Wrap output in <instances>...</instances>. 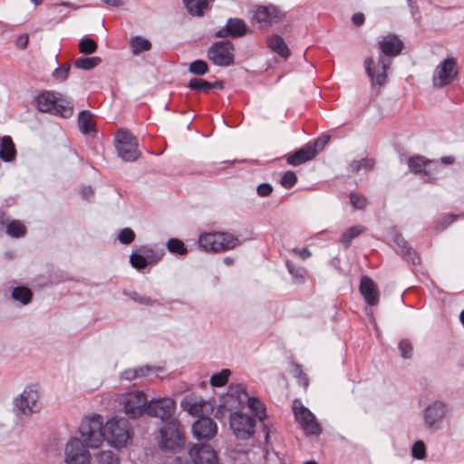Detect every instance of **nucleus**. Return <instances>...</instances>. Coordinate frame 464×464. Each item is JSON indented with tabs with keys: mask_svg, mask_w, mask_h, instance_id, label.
Returning a JSON list of instances; mask_svg holds the SVG:
<instances>
[{
	"mask_svg": "<svg viewBox=\"0 0 464 464\" xmlns=\"http://www.w3.org/2000/svg\"><path fill=\"white\" fill-rule=\"evenodd\" d=\"M70 68L71 66L69 63L59 66L53 71V77L58 82H65L68 78Z\"/></svg>",
	"mask_w": 464,
	"mask_h": 464,
	"instance_id": "3c124183",
	"label": "nucleus"
},
{
	"mask_svg": "<svg viewBox=\"0 0 464 464\" xmlns=\"http://www.w3.org/2000/svg\"><path fill=\"white\" fill-rule=\"evenodd\" d=\"M292 252L298 255L303 260H305L312 255L310 250L307 247H303V248L295 247L292 249Z\"/></svg>",
	"mask_w": 464,
	"mask_h": 464,
	"instance_id": "13d9d810",
	"label": "nucleus"
},
{
	"mask_svg": "<svg viewBox=\"0 0 464 464\" xmlns=\"http://www.w3.org/2000/svg\"><path fill=\"white\" fill-rule=\"evenodd\" d=\"M273 192V187L269 183H262L256 188V193L260 197H268Z\"/></svg>",
	"mask_w": 464,
	"mask_h": 464,
	"instance_id": "4d7b16f0",
	"label": "nucleus"
},
{
	"mask_svg": "<svg viewBox=\"0 0 464 464\" xmlns=\"http://www.w3.org/2000/svg\"><path fill=\"white\" fill-rule=\"evenodd\" d=\"M175 410V401L169 397L151 399L147 405V414L160 418L163 423L174 420Z\"/></svg>",
	"mask_w": 464,
	"mask_h": 464,
	"instance_id": "ddd939ff",
	"label": "nucleus"
},
{
	"mask_svg": "<svg viewBox=\"0 0 464 464\" xmlns=\"http://www.w3.org/2000/svg\"><path fill=\"white\" fill-rule=\"evenodd\" d=\"M217 424L209 417L198 418L192 426V432L198 440H210L217 433Z\"/></svg>",
	"mask_w": 464,
	"mask_h": 464,
	"instance_id": "412c9836",
	"label": "nucleus"
},
{
	"mask_svg": "<svg viewBox=\"0 0 464 464\" xmlns=\"http://www.w3.org/2000/svg\"><path fill=\"white\" fill-rule=\"evenodd\" d=\"M160 367L144 365L137 368L127 369L121 373V378L127 381H133L137 378L147 376L150 372L160 371Z\"/></svg>",
	"mask_w": 464,
	"mask_h": 464,
	"instance_id": "bb28decb",
	"label": "nucleus"
},
{
	"mask_svg": "<svg viewBox=\"0 0 464 464\" xmlns=\"http://www.w3.org/2000/svg\"><path fill=\"white\" fill-rule=\"evenodd\" d=\"M130 263L132 266V267L136 268L137 270H142L147 266H150L149 262L145 259V257L141 255L139 249L137 250V252H133L130 256Z\"/></svg>",
	"mask_w": 464,
	"mask_h": 464,
	"instance_id": "37998d69",
	"label": "nucleus"
},
{
	"mask_svg": "<svg viewBox=\"0 0 464 464\" xmlns=\"http://www.w3.org/2000/svg\"><path fill=\"white\" fill-rule=\"evenodd\" d=\"M297 182V177L294 171L288 170L285 171L280 180V184L285 188H293Z\"/></svg>",
	"mask_w": 464,
	"mask_h": 464,
	"instance_id": "09e8293b",
	"label": "nucleus"
},
{
	"mask_svg": "<svg viewBox=\"0 0 464 464\" xmlns=\"http://www.w3.org/2000/svg\"><path fill=\"white\" fill-rule=\"evenodd\" d=\"M5 233L12 237H22L26 234V227L20 220H10Z\"/></svg>",
	"mask_w": 464,
	"mask_h": 464,
	"instance_id": "72a5a7b5",
	"label": "nucleus"
},
{
	"mask_svg": "<svg viewBox=\"0 0 464 464\" xmlns=\"http://www.w3.org/2000/svg\"><path fill=\"white\" fill-rule=\"evenodd\" d=\"M188 70L193 74L204 75L208 71V65L203 60H196L189 64Z\"/></svg>",
	"mask_w": 464,
	"mask_h": 464,
	"instance_id": "a18cd8bd",
	"label": "nucleus"
},
{
	"mask_svg": "<svg viewBox=\"0 0 464 464\" xmlns=\"http://www.w3.org/2000/svg\"><path fill=\"white\" fill-rule=\"evenodd\" d=\"M234 44L229 40H222L211 44L207 56L215 65L227 67L234 63Z\"/></svg>",
	"mask_w": 464,
	"mask_h": 464,
	"instance_id": "0eeeda50",
	"label": "nucleus"
},
{
	"mask_svg": "<svg viewBox=\"0 0 464 464\" xmlns=\"http://www.w3.org/2000/svg\"><path fill=\"white\" fill-rule=\"evenodd\" d=\"M17 411L24 415H31L41 410L39 393L32 387H26L24 392L14 399Z\"/></svg>",
	"mask_w": 464,
	"mask_h": 464,
	"instance_id": "2eb2a0df",
	"label": "nucleus"
},
{
	"mask_svg": "<svg viewBox=\"0 0 464 464\" xmlns=\"http://www.w3.org/2000/svg\"><path fill=\"white\" fill-rule=\"evenodd\" d=\"M81 195L84 199H89L93 195V189L92 187H83L81 189Z\"/></svg>",
	"mask_w": 464,
	"mask_h": 464,
	"instance_id": "e2e57ef3",
	"label": "nucleus"
},
{
	"mask_svg": "<svg viewBox=\"0 0 464 464\" xmlns=\"http://www.w3.org/2000/svg\"><path fill=\"white\" fill-rule=\"evenodd\" d=\"M268 47L282 57H288L290 51L284 39L279 35H273L266 40Z\"/></svg>",
	"mask_w": 464,
	"mask_h": 464,
	"instance_id": "c85d7f7f",
	"label": "nucleus"
},
{
	"mask_svg": "<svg viewBox=\"0 0 464 464\" xmlns=\"http://www.w3.org/2000/svg\"><path fill=\"white\" fill-rule=\"evenodd\" d=\"M36 108L41 112H48L64 119L71 118L73 108L71 102L60 92L44 91L35 97Z\"/></svg>",
	"mask_w": 464,
	"mask_h": 464,
	"instance_id": "f03ea898",
	"label": "nucleus"
},
{
	"mask_svg": "<svg viewBox=\"0 0 464 464\" xmlns=\"http://www.w3.org/2000/svg\"><path fill=\"white\" fill-rule=\"evenodd\" d=\"M94 115L87 110L82 111L78 114L77 124L80 131L83 135H92L96 134L95 124L93 121Z\"/></svg>",
	"mask_w": 464,
	"mask_h": 464,
	"instance_id": "b1692460",
	"label": "nucleus"
},
{
	"mask_svg": "<svg viewBox=\"0 0 464 464\" xmlns=\"http://www.w3.org/2000/svg\"><path fill=\"white\" fill-rule=\"evenodd\" d=\"M246 401L247 402L248 407L255 411L256 415L260 420H262L265 417L266 409L264 407V404L258 399L247 396Z\"/></svg>",
	"mask_w": 464,
	"mask_h": 464,
	"instance_id": "c03bdc74",
	"label": "nucleus"
},
{
	"mask_svg": "<svg viewBox=\"0 0 464 464\" xmlns=\"http://www.w3.org/2000/svg\"><path fill=\"white\" fill-rule=\"evenodd\" d=\"M109 6L118 7L122 5V0H101Z\"/></svg>",
	"mask_w": 464,
	"mask_h": 464,
	"instance_id": "338daca9",
	"label": "nucleus"
},
{
	"mask_svg": "<svg viewBox=\"0 0 464 464\" xmlns=\"http://www.w3.org/2000/svg\"><path fill=\"white\" fill-rule=\"evenodd\" d=\"M229 425L237 438L246 440L254 433L256 417L236 411L230 415Z\"/></svg>",
	"mask_w": 464,
	"mask_h": 464,
	"instance_id": "4468645a",
	"label": "nucleus"
},
{
	"mask_svg": "<svg viewBox=\"0 0 464 464\" xmlns=\"http://www.w3.org/2000/svg\"><path fill=\"white\" fill-rule=\"evenodd\" d=\"M359 291L369 305L374 306L379 303L380 293L378 287L369 276H364L361 278Z\"/></svg>",
	"mask_w": 464,
	"mask_h": 464,
	"instance_id": "5701e85b",
	"label": "nucleus"
},
{
	"mask_svg": "<svg viewBox=\"0 0 464 464\" xmlns=\"http://www.w3.org/2000/svg\"><path fill=\"white\" fill-rule=\"evenodd\" d=\"M101 63L102 59L97 56L80 57L74 61V66L78 69L89 71L98 66Z\"/></svg>",
	"mask_w": 464,
	"mask_h": 464,
	"instance_id": "f704fd0d",
	"label": "nucleus"
},
{
	"mask_svg": "<svg viewBox=\"0 0 464 464\" xmlns=\"http://www.w3.org/2000/svg\"><path fill=\"white\" fill-rule=\"evenodd\" d=\"M120 402L123 407V411L130 419H136L142 413H147L149 401L143 392L124 394Z\"/></svg>",
	"mask_w": 464,
	"mask_h": 464,
	"instance_id": "9d476101",
	"label": "nucleus"
},
{
	"mask_svg": "<svg viewBox=\"0 0 464 464\" xmlns=\"http://www.w3.org/2000/svg\"><path fill=\"white\" fill-rule=\"evenodd\" d=\"M392 62L390 59H385L379 56L378 61L375 62L372 57H367L364 60V67L367 75L371 79L372 85L382 86L387 82V70Z\"/></svg>",
	"mask_w": 464,
	"mask_h": 464,
	"instance_id": "f8f14e48",
	"label": "nucleus"
},
{
	"mask_svg": "<svg viewBox=\"0 0 464 464\" xmlns=\"http://www.w3.org/2000/svg\"><path fill=\"white\" fill-rule=\"evenodd\" d=\"M86 443L77 438L71 439L64 450L65 464H90L91 454Z\"/></svg>",
	"mask_w": 464,
	"mask_h": 464,
	"instance_id": "9b49d317",
	"label": "nucleus"
},
{
	"mask_svg": "<svg viewBox=\"0 0 464 464\" xmlns=\"http://www.w3.org/2000/svg\"><path fill=\"white\" fill-rule=\"evenodd\" d=\"M10 219L5 211L0 210V232L5 230Z\"/></svg>",
	"mask_w": 464,
	"mask_h": 464,
	"instance_id": "bf43d9fd",
	"label": "nucleus"
},
{
	"mask_svg": "<svg viewBox=\"0 0 464 464\" xmlns=\"http://www.w3.org/2000/svg\"><path fill=\"white\" fill-rule=\"evenodd\" d=\"M293 411L295 420L300 424L304 433L307 435H319L322 432L320 423L315 416L304 407L301 401L295 400L294 401Z\"/></svg>",
	"mask_w": 464,
	"mask_h": 464,
	"instance_id": "1a4fd4ad",
	"label": "nucleus"
},
{
	"mask_svg": "<svg viewBox=\"0 0 464 464\" xmlns=\"http://www.w3.org/2000/svg\"><path fill=\"white\" fill-rule=\"evenodd\" d=\"M247 32L246 24L240 18H229L225 27L215 33V36L218 38H226L227 36L239 38L244 36Z\"/></svg>",
	"mask_w": 464,
	"mask_h": 464,
	"instance_id": "aec40b11",
	"label": "nucleus"
},
{
	"mask_svg": "<svg viewBox=\"0 0 464 464\" xmlns=\"http://www.w3.org/2000/svg\"><path fill=\"white\" fill-rule=\"evenodd\" d=\"M401 356L404 359H410L413 354V346L410 340L402 339L398 345Z\"/></svg>",
	"mask_w": 464,
	"mask_h": 464,
	"instance_id": "49530a36",
	"label": "nucleus"
},
{
	"mask_svg": "<svg viewBox=\"0 0 464 464\" xmlns=\"http://www.w3.org/2000/svg\"><path fill=\"white\" fill-rule=\"evenodd\" d=\"M294 373L296 378L299 385L303 386L304 389L308 387L309 380L307 375L303 372L300 364L296 362H293Z\"/></svg>",
	"mask_w": 464,
	"mask_h": 464,
	"instance_id": "de8ad7c7",
	"label": "nucleus"
},
{
	"mask_svg": "<svg viewBox=\"0 0 464 464\" xmlns=\"http://www.w3.org/2000/svg\"><path fill=\"white\" fill-rule=\"evenodd\" d=\"M458 74L457 60L454 57H448L437 65L432 77L433 85L438 88L447 86L457 78Z\"/></svg>",
	"mask_w": 464,
	"mask_h": 464,
	"instance_id": "6e6552de",
	"label": "nucleus"
},
{
	"mask_svg": "<svg viewBox=\"0 0 464 464\" xmlns=\"http://www.w3.org/2000/svg\"><path fill=\"white\" fill-rule=\"evenodd\" d=\"M189 456L194 464H217L216 452L209 445L195 444L189 450Z\"/></svg>",
	"mask_w": 464,
	"mask_h": 464,
	"instance_id": "6ab92c4d",
	"label": "nucleus"
},
{
	"mask_svg": "<svg viewBox=\"0 0 464 464\" xmlns=\"http://www.w3.org/2000/svg\"><path fill=\"white\" fill-rule=\"evenodd\" d=\"M12 297L23 304H27L32 300V291L25 286H16L12 291Z\"/></svg>",
	"mask_w": 464,
	"mask_h": 464,
	"instance_id": "4c0bfd02",
	"label": "nucleus"
},
{
	"mask_svg": "<svg viewBox=\"0 0 464 464\" xmlns=\"http://www.w3.org/2000/svg\"><path fill=\"white\" fill-rule=\"evenodd\" d=\"M241 244L239 238L226 232L203 233L198 237L199 247L206 252H224Z\"/></svg>",
	"mask_w": 464,
	"mask_h": 464,
	"instance_id": "7ed1b4c3",
	"label": "nucleus"
},
{
	"mask_svg": "<svg viewBox=\"0 0 464 464\" xmlns=\"http://www.w3.org/2000/svg\"><path fill=\"white\" fill-rule=\"evenodd\" d=\"M118 239L123 245H130L135 239V233L132 229L125 227L120 231Z\"/></svg>",
	"mask_w": 464,
	"mask_h": 464,
	"instance_id": "864d4df0",
	"label": "nucleus"
},
{
	"mask_svg": "<svg viewBox=\"0 0 464 464\" xmlns=\"http://www.w3.org/2000/svg\"><path fill=\"white\" fill-rule=\"evenodd\" d=\"M350 203L355 209H364L367 206V198L357 193H350Z\"/></svg>",
	"mask_w": 464,
	"mask_h": 464,
	"instance_id": "8fccbe9b",
	"label": "nucleus"
},
{
	"mask_svg": "<svg viewBox=\"0 0 464 464\" xmlns=\"http://www.w3.org/2000/svg\"><path fill=\"white\" fill-rule=\"evenodd\" d=\"M16 44L20 48H22V49L25 48L28 44V35H26V34L20 35L16 41Z\"/></svg>",
	"mask_w": 464,
	"mask_h": 464,
	"instance_id": "0e129e2a",
	"label": "nucleus"
},
{
	"mask_svg": "<svg viewBox=\"0 0 464 464\" xmlns=\"http://www.w3.org/2000/svg\"><path fill=\"white\" fill-rule=\"evenodd\" d=\"M137 303L144 305H152L156 303V300L151 299L150 296L140 295L137 299Z\"/></svg>",
	"mask_w": 464,
	"mask_h": 464,
	"instance_id": "680f3d73",
	"label": "nucleus"
},
{
	"mask_svg": "<svg viewBox=\"0 0 464 464\" xmlns=\"http://www.w3.org/2000/svg\"><path fill=\"white\" fill-rule=\"evenodd\" d=\"M130 45L133 54H140L142 52L149 51L151 48V44L149 40L140 36H134L130 41Z\"/></svg>",
	"mask_w": 464,
	"mask_h": 464,
	"instance_id": "473e14b6",
	"label": "nucleus"
},
{
	"mask_svg": "<svg viewBox=\"0 0 464 464\" xmlns=\"http://www.w3.org/2000/svg\"><path fill=\"white\" fill-rule=\"evenodd\" d=\"M16 158L14 143L10 136H4L0 140V159L5 162H13Z\"/></svg>",
	"mask_w": 464,
	"mask_h": 464,
	"instance_id": "393cba45",
	"label": "nucleus"
},
{
	"mask_svg": "<svg viewBox=\"0 0 464 464\" xmlns=\"http://www.w3.org/2000/svg\"><path fill=\"white\" fill-rule=\"evenodd\" d=\"M422 155H413L407 160V165L410 171L415 175H420L422 179L429 183H435L437 177L428 167L434 163Z\"/></svg>",
	"mask_w": 464,
	"mask_h": 464,
	"instance_id": "dca6fc26",
	"label": "nucleus"
},
{
	"mask_svg": "<svg viewBox=\"0 0 464 464\" xmlns=\"http://www.w3.org/2000/svg\"><path fill=\"white\" fill-rule=\"evenodd\" d=\"M209 408V403L205 401H194L190 403L188 407V411L189 414L193 416L206 417L205 413L208 412Z\"/></svg>",
	"mask_w": 464,
	"mask_h": 464,
	"instance_id": "58836bf2",
	"label": "nucleus"
},
{
	"mask_svg": "<svg viewBox=\"0 0 464 464\" xmlns=\"http://www.w3.org/2000/svg\"><path fill=\"white\" fill-rule=\"evenodd\" d=\"M247 396L246 389L242 384L231 383L228 387L226 402L236 401L240 405L246 401Z\"/></svg>",
	"mask_w": 464,
	"mask_h": 464,
	"instance_id": "cd10ccee",
	"label": "nucleus"
},
{
	"mask_svg": "<svg viewBox=\"0 0 464 464\" xmlns=\"http://www.w3.org/2000/svg\"><path fill=\"white\" fill-rule=\"evenodd\" d=\"M210 0H183L188 12L192 15L200 16L204 10L208 8Z\"/></svg>",
	"mask_w": 464,
	"mask_h": 464,
	"instance_id": "7c9ffc66",
	"label": "nucleus"
},
{
	"mask_svg": "<svg viewBox=\"0 0 464 464\" xmlns=\"http://www.w3.org/2000/svg\"><path fill=\"white\" fill-rule=\"evenodd\" d=\"M138 249L150 266L160 262L165 254L163 249H156L149 246H141Z\"/></svg>",
	"mask_w": 464,
	"mask_h": 464,
	"instance_id": "c756f323",
	"label": "nucleus"
},
{
	"mask_svg": "<svg viewBox=\"0 0 464 464\" xmlns=\"http://www.w3.org/2000/svg\"><path fill=\"white\" fill-rule=\"evenodd\" d=\"M329 140L330 136L324 135L317 138L313 142L305 144L294 153L286 156L287 164L291 166H299L306 161L312 160L324 149Z\"/></svg>",
	"mask_w": 464,
	"mask_h": 464,
	"instance_id": "423d86ee",
	"label": "nucleus"
},
{
	"mask_svg": "<svg viewBox=\"0 0 464 464\" xmlns=\"http://www.w3.org/2000/svg\"><path fill=\"white\" fill-rule=\"evenodd\" d=\"M404 47L403 42L394 34H389L382 36L378 42V48L381 55L385 59H392L398 56Z\"/></svg>",
	"mask_w": 464,
	"mask_h": 464,
	"instance_id": "a211bd4d",
	"label": "nucleus"
},
{
	"mask_svg": "<svg viewBox=\"0 0 464 464\" xmlns=\"http://www.w3.org/2000/svg\"><path fill=\"white\" fill-rule=\"evenodd\" d=\"M375 166V160L372 158H364L360 160H353L348 167L350 172L357 173L361 169H372Z\"/></svg>",
	"mask_w": 464,
	"mask_h": 464,
	"instance_id": "e433bc0d",
	"label": "nucleus"
},
{
	"mask_svg": "<svg viewBox=\"0 0 464 464\" xmlns=\"http://www.w3.org/2000/svg\"><path fill=\"white\" fill-rule=\"evenodd\" d=\"M229 375L230 371L228 369H223L221 372L211 376L209 381L210 384L213 387H222L227 382Z\"/></svg>",
	"mask_w": 464,
	"mask_h": 464,
	"instance_id": "a19ab883",
	"label": "nucleus"
},
{
	"mask_svg": "<svg viewBox=\"0 0 464 464\" xmlns=\"http://www.w3.org/2000/svg\"><path fill=\"white\" fill-rule=\"evenodd\" d=\"M106 433L103 432V419L101 415L85 418L79 428L82 439L88 447L99 448L106 440L117 449L123 448L130 440L128 421L124 419L112 418L106 422Z\"/></svg>",
	"mask_w": 464,
	"mask_h": 464,
	"instance_id": "f257e3e1",
	"label": "nucleus"
},
{
	"mask_svg": "<svg viewBox=\"0 0 464 464\" xmlns=\"http://www.w3.org/2000/svg\"><path fill=\"white\" fill-rule=\"evenodd\" d=\"M167 249L175 255L183 256L187 254L188 250L185 247L184 243L178 238H169L167 242Z\"/></svg>",
	"mask_w": 464,
	"mask_h": 464,
	"instance_id": "ea45409f",
	"label": "nucleus"
},
{
	"mask_svg": "<svg viewBox=\"0 0 464 464\" xmlns=\"http://www.w3.org/2000/svg\"><path fill=\"white\" fill-rule=\"evenodd\" d=\"M365 231L366 227L362 225H355L344 230L340 237V242L344 249H348L351 246L353 240Z\"/></svg>",
	"mask_w": 464,
	"mask_h": 464,
	"instance_id": "a878e982",
	"label": "nucleus"
},
{
	"mask_svg": "<svg viewBox=\"0 0 464 464\" xmlns=\"http://www.w3.org/2000/svg\"><path fill=\"white\" fill-rule=\"evenodd\" d=\"M412 456L417 459H423L426 457V447L423 441H416L411 449Z\"/></svg>",
	"mask_w": 464,
	"mask_h": 464,
	"instance_id": "5fc2aeb1",
	"label": "nucleus"
},
{
	"mask_svg": "<svg viewBox=\"0 0 464 464\" xmlns=\"http://www.w3.org/2000/svg\"><path fill=\"white\" fill-rule=\"evenodd\" d=\"M446 413V404L441 401H434L430 404L424 412V423L430 430L437 429L436 424L440 422Z\"/></svg>",
	"mask_w": 464,
	"mask_h": 464,
	"instance_id": "4be33fe9",
	"label": "nucleus"
},
{
	"mask_svg": "<svg viewBox=\"0 0 464 464\" xmlns=\"http://www.w3.org/2000/svg\"><path fill=\"white\" fill-rule=\"evenodd\" d=\"M115 148L119 157L124 161H135L140 156L138 139L128 130H120L114 138Z\"/></svg>",
	"mask_w": 464,
	"mask_h": 464,
	"instance_id": "39448f33",
	"label": "nucleus"
},
{
	"mask_svg": "<svg viewBox=\"0 0 464 464\" xmlns=\"http://www.w3.org/2000/svg\"><path fill=\"white\" fill-rule=\"evenodd\" d=\"M286 268L290 275L296 279H303L305 274V269L302 266H298L290 260L285 262Z\"/></svg>",
	"mask_w": 464,
	"mask_h": 464,
	"instance_id": "603ef678",
	"label": "nucleus"
},
{
	"mask_svg": "<svg viewBox=\"0 0 464 464\" xmlns=\"http://www.w3.org/2000/svg\"><path fill=\"white\" fill-rule=\"evenodd\" d=\"M98 45L96 42L88 37H83L79 43V50L83 54H92L96 52Z\"/></svg>",
	"mask_w": 464,
	"mask_h": 464,
	"instance_id": "79ce46f5",
	"label": "nucleus"
},
{
	"mask_svg": "<svg viewBox=\"0 0 464 464\" xmlns=\"http://www.w3.org/2000/svg\"><path fill=\"white\" fill-rule=\"evenodd\" d=\"M395 242L398 246H400L401 254L408 261H411L412 264H416L419 261L415 251L409 246L408 242L403 237H396Z\"/></svg>",
	"mask_w": 464,
	"mask_h": 464,
	"instance_id": "2f4dec72",
	"label": "nucleus"
},
{
	"mask_svg": "<svg viewBox=\"0 0 464 464\" xmlns=\"http://www.w3.org/2000/svg\"><path fill=\"white\" fill-rule=\"evenodd\" d=\"M96 458L100 464H115L116 462L115 455L111 450L101 451Z\"/></svg>",
	"mask_w": 464,
	"mask_h": 464,
	"instance_id": "6e6d98bb",
	"label": "nucleus"
},
{
	"mask_svg": "<svg viewBox=\"0 0 464 464\" xmlns=\"http://www.w3.org/2000/svg\"><path fill=\"white\" fill-rule=\"evenodd\" d=\"M283 17L282 12L274 5H258L253 10L252 19L260 28L270 27Z\"/></svg>",
	"mask_w": 464,
	"mask_h": 464,
	"instance_id": "f3484780",
	"label": "nucleus"
},
{
	"mask_svg": "<svg viewBox=\"0 0 464 464\" xmlns=\"http://www.w3.org/2000/svg\"><path fill=\"white\" fill-rule=\"evenodd\" d=\"M188 87L190 90L208 93L210 90L215 88V84H211V82L202 79V78H192L188 83Z\"/></svg>",
	"mask_w": 464,
	"mask_h": 464,
	"instance_id": "c9c22d12",
	"label": "nucleus"
},
{
	"mask_svg": "<svg viewBox=\"0 0 464 464\" xmlns=\"http://www.w3.org/2000/svg\"><path fill=\"white\" fill-rule=\"evenodd\" d=\"M440 162L445 165H451L455 162L453 156H443L440 158Z\"/></svg>",
	"mask_w": 464,
	"mask_h": 464,
	"instance_id": "774afa93",
	"label": "nucleus"
},
{
	"mask_svg": "<svg viewBox=\"0 0 464 464\" xmlns=\"http://www.w3.org/2000/svg\"><path fill=\"white\" fill-rule=\"evenodd\" d=\"M364 20H365L364 15L362 13H356L352 17V21H353V24H355L356 26L362 25L364 23Z\"/></svg>",
	"mask_w": 464,
	"mask_h": 464,
	"instance_id": "052dcab7",
	"label": "nucleus"
},
{
	"mask_svg": "<svg viewBox=\"0 0 464 464\" xmlns=\"http://www.w3.org/2000/svg\"><path fill=\"white\" fill-rule=\"evenodd\" d=\"M459 218L458 215H455V214H450L448 215L445 219H444V227H447L449 225H450L451 223H453L454 221L457 220V218Z\"/></svg>",
	"mask_w": 464,
	"mask_h": 464,
	"instance_id": "69168bd1",
	"label": "nucleus"
},
{
	"mask_svg": "<svg viewBox=\"0 0 464 464\" xmlns=\"http://www.w3.org/2000/svg\"><path fill=\"white\" fill-rule=\"evenodd\" d=\"M184 441L180 425L176 419L163 423L160 430L159 440L161 450L177 452L183 447Z\"/></svg>",
	"mask_w": 464,
	"mask_h": 464,
	"instance_id": "20e7f679",
	"label": "nucleus"
}]
</instances>
